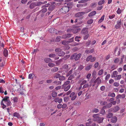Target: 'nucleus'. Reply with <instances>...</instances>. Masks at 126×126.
<instances>
[{
    "label": "nucleus",
    "instance_id": "obj_60",
    "mask_svg": "<svg viewBox=\"0 0 126 126\" xmlns=\"http://www.w3.org/2000/svg\"><path fill=\"white\" fill-rule=\"evenodd\" d=\"M50 5L49 3H47L45 5H43L42 6V8H45L46 7H47Z\"/></svg>",
    "mask_w": 126,
    "mask_h": 126
},
{
    "label": "nucleus",
    "instance_id": "obj_30",
    "mask_svg": "<svg viewBox=\"0 0 126 126\" xmlns=\"http://www.w3.org/2000/svg\"><path fill=\"white\" fill-rule=\"evenodd\" d=\"M36 6L35 2L32 3L30 5V7L31 9H33L35 6Z\"/></svg>",
    "mask_w": 126,
    "mask_h": 126
},
{
    "label": "nucleus",
    "instance_id": "obj_32",
    "mask_svg": "<svg viewBox=\"0 0 126 126\" xmlns=\"http://www.w3.org/2000/svg\"><path fill=\"white\" fill-rule=\"evenodd\" d=\"M106 109V108H104L103 106L102 109L101 110L100 112V113L102 114H104L105 112V110H104V109Z\"/></svg>",
    "mask_w": 126,
    "mask_h": 126
},
{
    "label": "nucleus",
    "instance_id": "obj_58",
    "mask_svg": "<svg viewBox=\"0 0 126 126\" xmlns=\"http://www.w3.org/2000/svg\"><path fill=\"white\" fill-rule=\"evenodd\" d=\"M116 77H117L116 79L118 80L120 79L122 77V75H117Z\"/></svg>",
    "mask_w": 126,
    "mask_h": 126
},
{
    "label": "nucleus",
    "instance_id": "obj_38",
    "mask_svg": "<svg viewBox=\"0 0 126 126\" xmlns=\"http://www.w3.org/2000/svg\"><path fill=\"white\" fill-rule=\"evenodd\" d=\"M80 38V36H77L75 37V40L77 42H79L80 40L79 39Z\"/></svg>",
    "mask_w": 126,
    "mask_h": 126
},
{
    "label": "nucleus",
    "instance_id": "obj_26",
    "mask_svg": "<svg viewBox=\"0 0 126 126\" xmlns=\"http://www.w3.org/2000/svg\"><path fill=\"white\" fill-rule=\"evenodd\" d=\"M105 17V15H103L101 17V18L98 21V23H100L102 22L104 20V18Z\"/></svg>",
    "mask_w": 126,
    "mask_h": 126
},
{
    "label": "nucleus",
    "instance_id": "obj_12",
    "mask_svg": "<svg viewBox=\"0 0 126 126\" xmlns=\"http://www.w3.org/2000/svg\"><path fill=\"white\" fill-rule=\"evenodd\" d=\"M118 74V72L117 71H114L111 74V76L112 78L115 77Z\"/></svg>",
    "mask_w": 126,
    "mask_h": 126
},
{
    "label": "nucleus",
    "instance_id": "obj_22",
    "mask_svg": "<svg viewBox=\"0 0 126 126\" xmlns=\"http://www.w3.org/2000/svg\"><path fill=\"white\" fill-rule=\"evenodd\" d=\"M119 109V107L118 106H117L114 107L113 109L114 112H116L118 111Z\"/></svg>",
    "mask_w": 126,
    "mask_h": 126
},
{
    "label": "nucleus",
    "instance_id": "obj_34",
    "mask_svg": "<svg viewBox=\"0 0 126 126\" xmlns=\"http://www.w3.org/2000/svg\"><path fill=\"white\" fill-rule=\"evenodd\" d=\"M92 66V65L91 64H90L88 65L85 68V70L86 71L89 70L91 68Z\"/></svg>",
    "mask_w": 126,
    "mask_h": 126
},
{
    "label": "nucleus",
    "instance_id": "obj_37",
    "mask_svg": "<svg viewBox=\"0 0 126 126\" xmlns=\"http://www.w3.org/2000/svg\"><path fill=\"white\" fill-rule=\"evenodd\" d=\"M100 103L101 105L103 106L107 104V102L105 101H100Z\"/></svg>",
    "mask_w": 126,
    "mask_h": 126
},
{
    "label": "nucleus",
    "instance_id": "obj_21",
    "mask_svg": "<svg viewBox=\"0 0 126 126\" xmlns=\"http://www.w3.org/2000/svg\"><path fill=\"white\" fill-rule=\"evenodd\" d=\"M112 106L111 103H110L108 104L106 106H104V108H106V109H108L111 107Z\"/></svg>",
    "mask_w": 126,
    "mask_h": 126
},
{
    "label": "nucleus",
    "instance_id": "obj_59",
    "mask_svg": "<svg viewBox=\"0 0 126 126\" xmlns=\"http://www.w3.org/2000/svg\"><path fill=\"white\" fill-rule=\"evenodd\" d=\"M91 41L89 40L86 42V45L87 46H89L91 44Z\"/></svg>",
    "mask_w": 126,
    "mask_h": 126
},
{
    "label": "nucleus",
    "instance_id": "obj_52",
    "mask_svg": "<svg viewBox=\"0 0 126 126\" xmlns=\"http://www.w3.org/2000/svg\"><path fill=\"white\" fill-rule=\"evenodd\" d=\"M71 34H67L65 35V37H64V38H69L71 36Z\"/></svg>",
    "mask_w": 126,
    "mask_h": 126
},
{
    "label": "nucleus",
    "instance_id": "obj_11",
    "mask_svg": "<svg viewBox=\"0 0 126 126\" xmlns=\"http://www.w3.org/2000/svg\"><path fill=\"white\" fill-rule=\"evenodd\" d=\"M117 120V117L116 116H114L111 118V121L112 123H115L116 122Z\"/></svg>",
    "mask_w": 126,
    "mask_h": 126
},
{
    "label": "nucleus",
    "instance_id": "obj_36",
    "mask_svg": "<svg viewBox=\"0 0 126 126\" xmlns=\"http://www.w3.org/2000/svg\"><path fill=\"white\" fill-rule=\"evenodd\" d=\"M4 103L6 104L7 106H11L12 104L11 102L9 100L5 102Z\"/></svg>",
    "mask_w": 126,
    "mask_h": 126
},
{
    "label": "nucleus",
    "instance_id": "obj_45",
    "mask_svg": "<svg viewBox=\"0 0 126 126\" xmlns=\"http://www.w3.org/2000/svg\"><path fill=\"white\" fill-rule=\"evenodd\" d=\"M65 78L64 76H60V77L59 78V79L60 80H64L65 79Z\"/></svg>",
    "mask_w": 126,
    "mask_h": 126
},
{
    "label": "nucleus",
    "instance_id": "obj_6",
    "mask_svg": "<svg viewBox=\"0 0 126 126\" xmlns=\"http://www.w3.org/2000/svg\"><path fill=\"white\" fill-rule=\"evenodd\" d=\"M86 14L85 12H80L77 13L75 15V16L76 17H79L82 16L83 15Z\"/></svg>",
    "mask_w": 126,
    "mask_h": 126
},
{
    "label": "nucleus",
    "instance_id": "obj_43",
    "mask_svg": "<svg viewBox=\"0 0 126 126\" xmlns=\"http://www.w3.org/2000/svg\"><path fill=\"white\" fill-rule=\"evenodd\" d=\"M43 9L40 11V12L42 13H44L46 12L47 10V8H43Z\"/></svg>",
    "mask_w": 126,
    "mask_h": 126
},
{
    "label": "nucleus",
    "instance_id": "obj_1",
    "mask_svg": "<svg viewBox=\"0 0 126 126\" xmlns=\"http://www.w3.org/2000/svg\"><path fill=\"white\" fill-rule=\"evenodd\" d=\"M99 114H95L93 115V117L94 118L93 120L94 121H97L99 123L102 122L104 118L103 117H101L99 116Z\"/></svg>",
    "mask_w": 126,
    "mask_h": 126
},
{
    "label": "nucleus",
    "instance_id": "obj_44",
    "mask_svg": "<svg viewBox=\"0 0 126 126\" xmlns=\"http://www.w3.org/2000/svg\"><path fill=\"white\" fill-rule=\"evenodd\" d=\"M113 116V114L111 113H109L107 116V117L108 118H110Z\"/></svg>",
    "mask_w": 126,
    "mask_h": 126
},
{
    "label": "nucleus",
    "instance_id": "obj_40",
    "mask_svg": "<svg viewBox=\"0 0 126 126\" xmlns=\"http://www.w3.org/2000/svg\"><path fill=\"white\" fill-rule=\"evenodd\" d=\"M121 24L117 23V24L115 25V27L116 29L119 28L121 27Z\"/></svg>",
    "mask_w": 126,
    "mask_h": 126
},
{
    "label": "nucleus",
    "instance_id": "obj_13",
    "mask_svg": "<svg viewBox=\"0 0 126 126\" xmlns=\"http://www.w3.org/2000/svg\"><path fill=\"white\" fill-rule=\"evenodd\" d=\"M125 97V94H118L117 96L116 97L117 99L118 98H124Z\"/></svg>",
    "mask_w": 126,
    "mask_h": 126
},
{
    "label": "nucleus",
    "instance_id": "obj_23",
    "mask_svg": "<svg viewBox=\"0 0 126 126\" xmlns=\"http://www.w3.org/2000/svg\"><path fill=\"white\" fill-rule=\"evenodd\" d=\"M13 116L18 118H19L20 117V115L19 113L17 112H15L13 114Z\"/></svg>",
    "mask_w": 126,
    "mask_h": 126
},
{
    "label": "nucleus",
    "instance_id": "obj_63",
    "mask_svg": "<svg viewBox=\"0 0 126 126\" xmlns=\"http://www.w3.org/2000/svg\"><path fill=\"white\" fill-rule=\"evenodd\" d=\"M110 76V74H108L106 76L105 79L107 80L109 79Z\"/></svg>",
    "mask_w": 126,
    "mask_h": 126
},
{
    "label": "nucleus",
    "instance_id": "obj_3",
    "mask_svg": "<svg viewBox=\"0 0 126 126\" xmlns=\"http://www.w3.org/2000/svg\"><path fill=\"white\" fill-rule=\"evenodd\" d=\"M81 55V54L80 53H79L77 55H76V54H74L71 56L70 58L71 59H72L74 58L75 60L77 61L80 58Z\"/></svg>",
    "mask_w": 126,
    "mask_h": 126
},
{
    "label": "nucleus",
    "instance_id": "obj_5",
    "mask_svg": "<svg viewBox=\"0 0 126 126\" xmlns=\"http://www.w3.org/2000/svg\"><path fill=\"white\" fill-rule=\"evenodd\" d=\"M88 28H83L81 32V33L83 35H86L88 34Z\"/></svg>",
    "mask_w": 126,
    "mask_h": 126
},
{
    "label": "nucleus",
    "instance_id": "obj_10",
    "mask_svg": "<svg viewBox=\"0 0 126 126\" xmlns=\"http://www.w3.org/2000/svg\"><path fill=\"white\" fill-rule=\"evenodd\" d=\"M94 51V50L93 48L90 49H89L86 50L85 52L87 54H89L90 53L93 52Z\"/></svg>",
    "mask_w": 126,
    "mask_h": 126
},
{
    "label": "nucleus",
    "instance_id": "obj_57",
    "mask_svg": "<svg viewBox=\"0 0 126 126\" xmlns=\"http://www.w3.org/2000/svg\"><path fill=\"white\" fill-rule=\"evenodd\" d=\"M117 14H120L121 13V11L120 8H118L117 11H116Z\"/></svg>",
    "mask_w": 126,
    "mask_h": 126
},
{
    "label": "nucleus",
    "instance_id": "obj_27",
    "mask_svg": "<svg viewBox=\"0 0 126 126\" xmlns=\"http://www.w3.org/2000/svg\"><path fill=\"white\" fill-rule=\"evenodd\" d=\"M70 42V41H63L62 42V44L65 45L68 44Z\"/></svg>",
    "mask_w": 126,
    "mask_h": 126
},
{
    "label": "nucleus",
    "instance_id": "obj_48",
    "mask_svg": "<svg viewBox=\"0 0 126 126\" xmlns=\"http://www.w3.org/2000/svg\"><path fill=\"white\" fill-rule=\"evenodd\" d=\"M92 55H90L89 56H88L86 59V61L88 62L90 60V61L91 59L92 58Z\"/></svg>",
    "mask_w": 126,
    "mask_h": 126
},
{
    "label": "nucleus",
    "instance_id": "obj_56",
    "mask_svg": "<svg viewBox=\"0 0 126 126\" xmlns=\"http://www.w3.org/2000/svg\"><path fill=\"white\" fill-rule=\"evenodd\" d=\"M54 64L52 63H50L48 64V65L50 67H52L55 66Z\"/></svg>",
    "mask_w": 126,
    "mask_h": 126
},
{
    "label": "nucleus",
    "instance_id": "obj_62",
    "mask_svg": "<svg viewBox=\"0 0 126 126\" xmlns=\"http://www.w3.org/2000/svg\"><path fill=\"white\" fill-rule=\"evenodd\" d=\"M87 83V81L85 80H83L82 81L81 83L80 84V85H82L86 83Z\"/></svg>",
    "mask_w": 126,
    "mask_h": 126
},
{
    "label": "nucleus",
    "instance_id": "obj_55",
    "mask_svg": "<svg viewBox=\"0 0 126 126\" xmlns=\"http://www.w3.org/2000/svg\"><path fill=\"white\" fill-rule=\"evenodd\" d=\"M83 37V39L84 40H85L87 39L89 37V34H87L85 35Z\"/></svg>",
    "mask_w": 126,
    "mask_h": 126
},
{
    "label": "nucleus",
    "instance_id": "obj_64",
    "mask_svg": "<svg viewBox=\"0 0 126 126\" xmlns=\"http://www.w3.org/2000/svg\"><path fill=\"white\" fill-rule=\"evenodd\" d=\"M89 86V85L88 84H85L83 86V88H85L88 87Z\"/></svg>",
    "mask_w": 126,
    "mask_h": 126
},
{
    "label": "nucleus",
    "instance_id": "obj_31",
    "mask_svg": "<svg viewBox=\"0 0 126 126\" xmlns=\"http://www.w3.org/2000/svg\"><path fill=\"white\" fill-rule=\"evenodd\" d=\"M58 70V68L57 67H54L51 70V71L52 72H55Z\"/></svg>",
    "mask_w": 126,
    "mask_h": 126
},
{
    "label": "nucleus",
    "instance_id": "obj_61",
    "mask_svg": "<svg viewBox=\"0 0 126 126\" xmlns=\"http://www.w3.org/2000/svg\"><path fill=\"white\" fill-rule=\"evenodd\" d=\"M34 75L33 73L30 74L29 75L28 78L29 79H31L32 78V76Z\"/></svg>",
    "mask_w": 126,
    "mask_h": 126
},
{
    "label": "nucleus",
    "instance_id": "obj_2",
    "mask_svg": "<svg viewBox=\"0 0 126 126\" xmlns=\"http://www.w3.org/2000/svg\"><path fill=\"white\" fill-rule=\"evenodd\" d=\"M66 5L63 6V7L60 10V12L62 13L65 14L67 13L69 10V7L68 6L67 4Z\"/></svg>",
    "mask_w": 126,
    "mask_h": 126
},
{
    "label": "nucleus",
    "instance_id": "obj_14",
    "mask_svg": "<svg viewBox=\"0 0 126 126\" xmlns=\"http://www.w3.org/2000/svg\"><path fill=\"white\" fill-rule=\"evenodd\" d=\"M96 14V12L95 11H93L91 12L88 14V16L91 17L95 15Z\"/></svg>",
    "mask_w": 126,
    "mask_h": 126
},
{
    "label": "nucleus",
    "instance_id": "obj_51",
    "mask_svg": "<svg viewBox=\"0 0 126 126\" xmlns=\"http://www.w3.org/2000/svg\"><path fill=\"white\" fill-rule=\"evenodd\" d=\"M54 6L53 5H51L49 6L48 8V10L49 11L52 10L54 8Z\"/></svg>",
    "mask_w": 126,
    "mask_h": 126
},
{
    "label": "nucleus",
    "instance_id": "obj_25",
    "mask_svg": "<svg viewBox=\"0 0 126 126\" xmlns=\"http://www.w3.org/2000/svg\"><path fill=\"white\" fill-rule=\"evenodd\" d=\"M70 83V81H67L64 82L63 84V87H66V86H67Z\"/></svg>",
    "mask_w": 126,
    "mask_h": 126
},
{
    "label": "nucleus",
    "instance_id": "obj_35",
    "mask_svg": "<svg viewBox=\"0 0 126 126\" xmlns=\"http://www.w3.org/2000/svg\"><path fill=\"white\" fill-rule=\"evenodd\" d=\"M61 82L59 81H55L53 83H54L56 85H60L61 84Z\"/></svg>",
    "mask_w": 126,
    "mask_h": 126
},
{
    "label": "nucleus",
    "instance_id": "obj_15",
    "mask_svg": "<svg viewBox=\"0 0 126 126\" xmlns=\"http://www.w3.org/2000/svg\"><path fill=\"white\" fill-rule=\"evenodd\" d=\"M96 3L95 2L93 3L90 5L89 7L92 8H94L96 6Z\"/></svg>",
    "mask_w": 126,
    "mask_h": 126
},
{
    "label": "nucleus",
    "instance_id": "obj_18",
    "mask_svg": "<svg viewBox=\"0 0 126 126\" xmlns=\"http://www.w3.org/2000/svg\"><path fill=\"white\" fill-rule=\"evenodd\" d=\"M58 54L59 56H63L65 54L64 52L61 50L60 51Z\"/></svg>",
    "mask_w": 126,
    "mask_h": 126
},
{
    "label": "nucleus",
    "instance_id": "obj_53",
    "mask_svg": "<svg viewBox=\"0 0 126 126\" xmlns=\"http://www.w3.org/2000/svg\"><path fill=\"white\" fill-rule=\"evenodd\" d=\"M62 62V60L60 59L59 60L57 61L56 62V63L57 65L60 64Z\"/></svg>",
    "mask_w": 126,
    "mask_h": 126
},
{
    "label": "nucleus",
    "instance_id": "obj_4",
    "mask_svg": "<svg viewBox=\"0 0 126 126\" xmlns=\"http://www.w3.org/2000/svg\"><path fill=\"white\" fill-rule=\"evenodd\" d=\"M69 97L71 98V100H74L77 97V95L75 94V93L73 92L70 94Z\"/></svg>",
    "mask_w": 126,
    "mask_h": 126
},
{
    "label": "nucleus",
    "instance_id": "obj_39",
    "mask_svg": "<svg viewBox=\"0 0 126 126\" xmlns=\"http://www.w3.org/2000/svg\"><path fill=\"white\" fill-rule=\"evenodd\" d=\"M57 93L56 92H52V96L53 97H55L57 96Z\"/></svg>",
    "mask_w": 126,
    "mask_h": 126
},
{
    "label": "nucleus",
    "instance_id": "obj_29",
    "mask_svg": "<svg viewBox=\"0 0 126 126\" xmlns=\"http://www.w3.org/2000/svg\"><path fill=\"white\" fill-rule=\"evenodd\" d=\"M105 2V1L104 0H101L98 2V4L99 5H101L104 4Z\"/></svg>",
    "mask_w": 126,
    "mask_h": 126
},
{
    "label": "nucleus",
    "instance_id": "obj_54",
    "mask_svg": "<svg viewBox=\"0 0 126 126\" xmlns=\"http://www.w3.org/2000/svg\"><path fill=\"white\" fill-rule=\"evenodd\" d=\"M74 78V75H70L68 78V80H71L72 79H73Z\"/></svg>",
    "mask_w": 126,
    "mask_h": 126
},
{
    "label": "nucleus",
    "instance_id": "obj_46",
    "mask_svg": "<svg viewBox=\"0 0 126 126\" xmlns=\"http://www.w3.org/2000/svg\"><path fill=\"white\" fill-rule=\"evenodd\" d=\"M99 111V110L97 109H94L92 110V112L94 113H97Z\"/></svg>",
    "mask_w": 126,
    "mask_h": 126
},
{
    "label": "nucleus",
    "instance_id": "obj_49",
    "mask_svg": "<svg viewBox=\"0 0 126 126\" xmlns=\"http://www.w3.org/2000/svg\"><path fill=\"white\" fill-rule=\"evenodd\" d=\"M84 68L83 66L82 65H80L78 67V70L79 71H80L81 70Z\"/></svg>",
    "mask_w": 126,
    "mask_h": 126
},
{
    "label": "nucleus",
    "instance_id": "obj_50",
    "mask_svg": "<svg viewBox=\"0 0 126 126\" xmlns=\"http://www.w3.org/2000/svg\"><path fill=\"white\" fill-rule=\"evenodd\" d=\"M48 56L50 58H54L56 56V55L54 54H49Z\"/></svg>",
    "mask_w": 126,
    "mask_h": 126
},
{
    "label": "nucleus",
    "instance_id": "obj_47",
    "mask_svg": "<svg viewBox=\"0 0 126 126\" xmlns=\"http://www.w3.org/2000/svg\"><path fill=\"white\" fill-rule=\"evenodd\" d=\"M61 76V75L59 73H56L55 74V76H54V78H59L60 77V76Z\"/></svg>",
    "mask_w": 126,
    "mask_h": 126
},
{
    "label": "nucleus",
    "instance_id": "obj_9",
    "mask_svg": "<svg viewBox=\"0 0 126 126\" xmlns=\"http://www.w3.org/2000/svg\"><path fill=\"white\" fill-rule=\"evenodd\" d=\"M68 66L67 64H65L62 67V69L65 70V71L66 72H67L68 71Z\"/></svg>",
    "mask_w": 126,
    "mask_h": 126
},
{
    "label": "nucleus",
    "instance_id": "obj_41",
    "mask_svg": "<svg viewBox=\"0 0 126 126\" xmlns=\"http://www.w3.org/2000/svg\"><path fill=\"white\" fill-rule=\"evenodd\" d=\"M104 70L103 69H101L99 70L98 72V75L99 76L101 75L103 73Z\"/></svg>",
    "mask_w": 126,
    "mask_h": 126
},
{
    "label": "nucleus",
    "instance_id": "obj_17",
    "mask_svg": "<svg viewBox=\"0 0 126 126\" xmlns=\"http://www.w3.org/2000/svg\"><path fill=\"white\" fill-rule=\"evenodd\" d=\"M80 30L79 28H74L73 29V32L74 33H76L78 32Z\"/></svg>",
    "mask_w": 126,
    "mask_h": 126
},
{
    "label": "nucleus",
    "instance_id": "obj_19",
    "mask_svg": "<svg viewBox=\"0 0 126 126\" xmlns=\"http://www.w3.org/2000/svg\"><path fill=\"white\" fill-rule=\"evenodd\" d=\"M62 38H64V37L63 36H58L56 38L55 41L56 42H59L60 41L61 39Z\"/></svg>",
    "mask_w": 126,
    "mask_h": 126
},
{
    "label": "nucleus",
    "instance_id": "obj_20",
    "mask_svg": "<svg viewBox=\"0 0 126 126\" xmlns=\"http://www.w3.org/2000/svg\"><path fill=\"white\" fill-rule=\"evenodd\" d=\"M3 54L5 57H7L8 55V50L6 49H4L3 51Z\"/></svg>",
    "mask_w": 126,
    "mask_h": 126
},
{
    "label": "nucleus",
    "instance_id": "obj_33",
    "mask_svg": "<svg viewBox=\"0 0 126 126\" xmlns=\"http://www.w3.org/2000/svg\"><path fill=\"white\" fill-rule=\"evenodd\" d=\"M108 96H111L112 97H114L115 96V94L114 93H110L108 94Z\"/></svg>",
    "mask_w": 126,
    "mask_h": 126
},
{
    "label": "nucleus",
    "instance_id": "obj_8",
    "mask_svg": "<svg viewBox=\"0 0 126 126\" xmlns=\"http://www.w3.org/2000/svg\"><path fill=\"white\" fill-rule=\"evenodd\" d=\"M102 82V80L100 79V78L98 77L94 81V83H97L98 84H100Z\"/></svg>",
    "mask_w": 126,
    "mask_h": 126
},
{
    "label": "nucleus",
    "instance_id": "obj_24",
    "mask_svg": "<svg viewBox=\"0 0 126 126\" xmlns=\"http://www.w3.org/2000/svg\"><path fill=\"white\" fill-rule=\"evenodd\" d=\"M45 62L46 63H48L49 62H52L51 60L49 58H46L44 59Z\"/></svg>",
    "mask_w": 126,
    "mask_h": 126
},
{
    "label": "nucleus",
    "instance_id": "obj_16",
    "mask_svg": "<svg viewBox=\"0 0 126 126\" xmlns=\"http://www.w3.org/2000/svg\"><path fill=\"white\" fill-rule=\"evenodd\" d=\"M64 88V90L65 91H68L70 88L71 87V85L69 84L66 87H63Z\"/></svg>",
    "mask_w": 126,
    "mask_h": 126
},
{
    "label": "nucleus",
    "instance_id": "obj_7",
    "mask_svg": "<svg viewBox=\"0 0 126 126\" xmlns=\"http://www.w3.org/2000/svg\"><path fill=\"white\" fill-rule=\"evenodd\" d=\"M47 3V1H45L43 2H35V5L36 6H39L42 4H43L46 3Z\"/></svg>",
    "mask_w": 126,
    "mask_h": 126
},
{
    "label": "nucleus",
    "instance_id": "obj_28",
    "mask_svg": "<svg viewBox=\"0 0 126 126\" xmlns=\"http://www.w3.org/2000/svg\"><path fill=\"white\" fill-rule=\"evenodd\" d=\"M9 97L7 96H5L3 98V100H4V102H7V101H8V100H9Z\"/></svg>",
    "mask_w": 126,
    "mask_h": 126
},
{
    "label": "nucleus",
    "instance_id": "obj_42",
    "mask_svg": "<svg viewBox=\"0 0 126 126\" xmlns=\"http://www.w3.org/2000/svg\"><path fill=\"white\" fill-rule=\"evenodd\" d=\"M93 22V19H91L88 20L87 22V23L88 24H92Z\"/></svg>",
    "mask_w": 126,
    "mask_h": 126
}]
</instances>
